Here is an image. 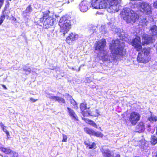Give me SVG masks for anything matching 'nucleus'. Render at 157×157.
Here are the masks:
<instances>
[{"label": "nucleus", "mask_w": 157, "mask_h": 157, "mask_svg": "<svg viewBox=\"0 0 157 157\" xmlns=\"http://www.w3.org/2000/svg\"><path fill=\"white\" fill-rule=\"evenodd\" d=\"M138 10L136 13L134 10H122L120 13L121 18L125 20L127 23L136 22L139 25L145 26L148 23L145 13L147 14L151 13V10Z\"/></svg>", "instance_id": "1"}, {"label": "nucleus", "mask_w": 157, "mask_h": 157, "mask_svg": "<svg viewBox=\"0 0 157 157\" xmlns=\"http://www.w3.org/2000/svg\"><path fill=\"white\" fill-rule=\"evenodd\" d=\"M108 0H92L90 4L85 0L82 1L79 5L80 10L106 8L107 6Z\"/></svg>", "instance_id": "2"}, {"label": "nucleus", "mask_w": 157, "mask_h": 157, "mask_svg": "<svg viewBox=\"0 0 157 157\" xmlns=\"http://www.w3.org/2000/svg\"><path fill=\"white\" fill-rule=\"evenodd\" d=\"M112 44L109 45L110 49L112 52L119 57L125 56L126 51L124 48V43L121 40L117 39L112 41Z\"/></svg>", "instance_id": "3"}, {"label": "nucleus", "mask_w": 157, "mask_h": 157, "mask_svg": "<svg viewBox=\"0 0 157 157\" xmlns=\"http://www.w3.org/2000/svg\"><path fill=\"white\" fill-rule=\"evenodd\" d=\"M106 41L105 39H102L98 41H96L94 44V48L95 52L97 53L102 54V58L105 60L108 59L107 52L105 51Z\"/></svg>", "instance_id": "4"}, {"label": "nucleus", "mask_w": 157, "mask_h": 157, "mask_svg": "<svg viewBox=\"0 0 157 157\" xmlns=\"http://www.w3.org/2000/svg\"><path fill=\"white\" fill-rule=\"evenodd\" d=\"M59 25L60 27V32L63 33V36L68 32L71 28V21L68 19L66 16H63L60 18Z\"/></svg>", "instance_id": "5"}, {"label": "nucleus", "mask_w": 157, "mask_h": 157, "mask_svg": "<svg viewBox=\"0 0 157 157\" xmlns=\"http://www.w3.org/2000/svg\"><path fill=\"white\" fill-rule=\"evenodd\" d=\"M129 5L131 8H129V10H132L136 7L140 9H142L143 10H151V6L148 3L144 2H139L136 4L130 3Z\"/></svg>", "instance_id": "6"}, {"label": "nucleus", "mask_w": 157, "mask_h": 157, "mask_svg": "<svg viewBox=\"0 0 157 157\" xmlns=\"http://www.w3.org/2000/svg\"><path fill=\"white\" fill-rule=\"evenodd\" d=\"M140 116L139 113L135 112L131 113L128 117V121L133 125L136 124L140 120Z\"/></svg>", "instance_id": "7"}, {"label": "nucleus", "mask_w": 157, "mask_h": 157, "mask_svg": "<svg viewBox=\"0 0 157 157\" xmlns=\"http://www.w3.org/2000/svg\"><path fill=\"white\" fill-rule=\"evenodd\" d=\"M131 44L136 49L137 51H140L142 48V43L140 38L138 36H136L131 43Z\"/></svg>", "instance_id": "8"}, {"label": "nucleus", "mask_w": 157, "mask_h": 157, "mask_svg": "<svg viewBox=\"0 0 157 157\" xmlns=\"http://www.w3.org/2000/svg\"><path fill=\"white\" fill-rule=\"evenodd\" d=\"M121 0H109V8L110 10H120L119 4Z\"/></svg>", "instance_id": "9"}, {"label": "nucleus", "mask_w": 157, "mask_h": 157, "mask_svg": "<svg viewBox=\"0 0 157 157\" xmlns=\"http://www.w3.org/2000/svg\"><path fill=\"white\" fill-rule=\"evenodd\" d=\"M50 17L44 19L43 23V27L45 29H48L52 25L54 24V21L52 15H49Z\"/></svg>", "instance_id": "10"}, {"label": "nucleus", "mask_w": 157, "mask_h": 157, "mask_svg": "<svg viewBox=\"0 0 157 157\" xmlns=\"http://www.w3.org/2000/svg\"><path fill=\"white\" fill-rule=\"evenodd\" d=\"M78 36V35L75 33H70L66 39V42L69 44L71 45L74 41L77 39Z\"/></svg>", "instance_id": "11"}, {"label": "nucleus", "mask_w": 157, "mask_h": 157, "mask_svg": "<svg viewBox=\"0 0 157 157\" xmlns=\"http://www.w3.org/2000/svg\"><path fill=\"white\" fill-rule=\"evenodd\" d=\"M137 60L139 63H146L147 62V58L143 54V52L138 53Z\"/></svg>", "instance_id": "12"}, {"label": "nucleus", "mask_w": 157, "mask_h": 157, "mask_svg": "<svg viewBox=\"0 0 157 157\" xmlns=\"http://www.w3.org/2000/svg\"><path fill=\"white\" fill-rule=\"evenodd\" d=\"M80 108L82 111V113L84 116L90 115V113L87 110H86V112L85 113V110L86 109V105L85 103H81L80 105Z\"/></svg>", "instance_id": "13"}, {"label": "nucleus", "mask_w": 157, "mask_h": 157, "mask_svg": "<svg viewBox=\"0 0 157 157\" xmlns=\"http://www.w3.org/2000/svg\"><path fill=\"white\" fill-rule=\"evenodd\" d=\"M152 42V37L148 35H144L143 37V43L144 44H148Z\"/></svg>", "instance_id": "14"}, {"label": "nucleus", "mask_w": 157, "mask_h": 157, "mask_svg": "<svg viewBox=\"0 0 157 157\" xmlns=\"http://www.w3.org/2000/svg\"><path fill=\"white\" fill-rule=\"evenodd\" d=\"M113 31H114L115 33H116L117 35L119 36V37L121 40H124L125 36H124V34L123 32H121V31L120 28H116L113 29Z\"/></svg>", "instance_id": "15"}, {"label": "nucleus", "mask_w": 157, "mask_h": 157, "mask_svg": "<svg viewBox=\"0 0 157 157\" xmlns=\"http://www.w3.org/2000/svg\"><path fill=\"white\" fill-rule=\"evenodd\" d=\"M67 109L69 116L74 119L78 121V117L74 111L69 107L67 108Z\"/></svg>", "instance_id": "16"}, {"label": "nucleus", "mask_w": 157, "mask_h": 157, "mask_svg": "<svg viewBox=\"0 0 157 157\" xmlns=\"http://www.w3.org/2000/svg\"><path fill=\"white\" fill-rule=\"evenodd\" d=\"M145 129L144 125L143 122H140L139 124L136 126V130L137 132H143Z\"/></svg>", "instance_id": "17"}, {"label": "nucleus", "mask_w": 157, "mask_h": 157, "mask_svg": "<svg viewBox=\"0 0 157 157\" xmlns=\"http://www.w3.org/2000/svg\"><path fill=\"white\" fill-rule=\"evenodd\" d=\"M43 18H41L40 19V21L43 22V20L47 18L48 17H50V16L49 15H52V17L53 16V14L52 12V13H51L49 11V10H46L43 13Z\"/></svg>", "instance_id": "18"}, {"label": "nucleus", "mask_w": 157, "mask_h": 157, "mask_svg": "<svg viewBox=\"0 0 157 157\" xmlns=\"http://www.w3.org/2000/svg\"><path fill=\"white\" fill-rule=\"evenodd\" d=\"M149 33L152 36L157 34V26L155 25L151 26L149 31Z\"/></svg>", "instance_id": "19"}, {"label": "nucleus", "mask_w": 157, "mask_h": 157, "mask_svg": "<svg viewBox=\"0 0 157 157\" xmlns=\"http://www.w3.org/2000/svg\"><path fill=\"white\" fill-rule=\"evenodd\" d=\"M54 101H57L61 104L65 103V101L64 99L59 96H56V97H55Z\"/></svg>", "instance_id": "20"}, {"label": "nucleus", "mask_w": 157, "mask_h": 157, "mask_svg": "<svg viewBox=\"0 0 157 157\" xmlns=\"http://www.w3.org/2000/svg\"><path fill=\"white\" fill-rule=\"evenodd\" d=\"M28 64H27L26 65L24 66L23 67V70L24 71L26 72L25 74L26 75L30 74L31 71V69L29 67L27 66Z\"/></svg>", "instance_id": "21"}, {"label": "nucleus", "mask_w": 157, "mask_h": 157, "mask_svg": "<svg viewBox=\"0 0 157 157\" xmlns=\"http://www.w3.org/2000/svg\"><path fill=\"white\" fill-rule=\"evenodd\" d=\"M97 29V27L93 25H90L89 27V31L90 33H94Z\"/></svg>", "instance_id": "22"}, {"label": "nucleus", "mask_w": 157, "mask_h": 157, "mask_svg": "<svg viewBox=\"0 0 157 157\" xmlns=\"http://www.w3.org/2000/svg\"><path fill=\"white\" fill-rule=\"evenodd\" d=\"M120 155L118 153H114L113 152L109 151V157H120Z\"/></svg>", "instance_id": "23"}, {"label": "nucleus", "mask_w": 157, "mask_h": 157, "mask_svg": "<svg viewBox=\"0 0 157 157\" xmlns=\"http://www.w3.org/2000/svg\"><path fill=\"white\" fill-rule=\"evenodd\" d=\"M85 144L88 146L90 149H92L93 148H95L96 146V144L94 143H87L86 142L85 143Z\"/></svg>", "instance_id": "24"}, {"label": "nucleus", "mask_w": 157, "mask_h": 157, "mask_svg": "<svg viewBox=\"0 0 157 157\" xmlns=\"http://www.w3.org/2000/svg\"><path fill=\"white\" fill-rule=\"evenodd\" d=\"M2 151L6 154H10L12 151L10 149L8 148L2 147L1 148Z\"/></svg>", "instance_id": "25"}, {"label": "nucleus", "mask_w": 157, "mask_h": 157, "mask_svg": "<svg viewBox=\"0 0 157 157\" xmlns=\"http://www.w3.org/2000/svg\"><path fill=\"white\" fill-rule=\"evenodd\" d=\"M84 131L90 135H93L94 131L92 129L89 128L87 127L85 128H84Z\"/></svg>", "instance_id": "26"}, {"label": "nucleus", "mask_w": 157, "mask_h": 157, "mask_svg": "<svg viewBox=\"0 0 157 157\" xmlns=\"http://www.w3.org/2000/svg\"><path fill=\"white\" fill-rule=\"evenodd\" d=\"M151 142L153 145H155L157 143V138L155 136H151Z\"/></svg>", "instance_id": "27"}, {"label": "nucleus", "mask_w": 157, "mask_h": 157, "mask_svg": "<svg viewBox=\"0 0 157 157\" xmlns=\"http://www.w3.org/2000/svg\"><path fill=\"white\" fill-rule=\"evenodd\" d=\"M4 12H5V10H4L3 11V12L2 13L1 16L0 17V25H1L2 24V23L3 21H4V19H5V17L8 16L6 14V15H5V13Z\"/></svg>", "instance_id": "28"}, {"label": "nucleus", "mask_w": 157, "mask_h": 157, "mask_svg": "<svg viewBox=\"0 0 157 157\" xmlns=\"http://www.w3.org/2000/svg\"><path fill=\"white\" fill-rule=\"evenodd\" d=\"M148 120L151 122H153L154 121H155L157 123V117L154 116L152 115L148 118Z\"/></svg>", "instance_id": "29"}, {"label": "nucleus", "mask_w": 157, "mask_h": 157, "mask_svg": "<svg viewBox=\"0 0 157 157\" xmlns=\"http://www.w3.org/2000/svg\"><path fill=\"white\" fill-rule=\"evenodd\" d=\"M71 103L73 105L75 108H78L77 103L73 98L71 100Z\"/></svg>", "instance_id": "30"}, {"label": "nucleus", "mask_w": 157, "mask_h": 157, "mask_svg": "<svg viewBox=\"0 0 157 157\" xmlns=\"http://www.w3.org/2000/svg\"><path fill=\"white\" fill-rule=\"evenodd\" d=\"M101 151L104 157H108V150L105 149L104 148H102Z\"/></svg>", "instance_id": "31"}, {"label": "nucleus", "mask_w": 157, "mask_h": 157, "mask_svg": "<svg viewBox=\"0 0 157 157\" xmlns=\"http://www.w3.org/2000/svg\"><path fill=\"white\" fill-rule=\"evenodd\" d=\"M93 135L98 137H102L103 136L102 134L100 132H95L94 131Z\"/></svg>", "instance_id": "32"}, {"label": "nucleus", "mask_w": 157, "mask_h": 157, "mask_svg": "<svg viewBox=\"0 0 157 157\" xmlns=\"http://www.w3.org/2000/svg\"><path fill=\"white\" fill-rule=\"evenodd\" d=\"M46 96L47 97L53 100H54L55 97H56V96H54L52 94L49 93H47L46 94Z\"/></svg>", "instance_id": "33"}, {"label": "nucleus", "mask_w": 157, "mask_h": 157, "mask_svg": "<svg viewBox=\"0 0 157 157\" xmlns=\"http://www.w3.org/2000/svg\"><path fill=\"white\" fill-rule=\"evenodd\" d=\"M18 155V154L17 153L12 151L10 154V156L11 157H17Z\"/></svg>", "instance_id": "34"}, {"label": "nucleus", "mask_w": 157, "mask_h": 157, "mask_svg": "<svg viewBox=\"0 0 157 157\" xmlns=\"http://www.w3.org/2000/svg\"><path fill=\"white\" fill-rule=\"evenodd\" d=\"M2 129L3 131L6 134L7 138H9L10 136L9 132L7 130L6 128H3Z\"/></svg>", "instance_id": "35"}, {"label": "nucleus", "mask_w": 157, "mask_h": 157, "mask_svg": "<svg viewBox=\"0 0 157 157\" xmlns=\"http://www.w3.org/2000/svg\"><path fill=\"white\" fill-rule=\"evenodd\" d=\"M144 53H143V54L144 55V56H146V57L147 58V56L149 53V51L147 49H144Z\"/></svg>", "instance_id": "36"}, {"label": "nucleus", "mask_w": 157, "mask_h": 157, "mask_svg": "<svg viewBox=\"0 0 157 157\" xmlns=\"http://www.w3.org/2000/svg\"><path fill=\"white\" fill-rule=\"evenodd\" d=\"M62 135L63 138L62 141L63 142H66L67 139V136L66 135H64L63 134Z\"/></svg>", "instance_id": "37"}, {"label": "nucleus", "mask_w": 157, "mask_h": 157, "mask_svg": "<svg viewBox=\"0 0 157 157\" xmlns=\"http://www.w3.org/2000/svg\"><path fill=\"white\" fill-rule=\"evenodd\" d=\"M139 145L141 146L144 145L145 144L144 140H141L139 141Z\"/></svg>", "instance_id": "38"}, {"label": "nucleus", "mask_w": 157, "mask_h": 157, "mask_svg": "<svg viewBox=\"0 0 157 157\" xmlns=\"http://www.w3.org/2000/svg\"><path fill=\"white\" fill-rule=\"evenodd\" d=\"M153 6L155 8L157 9V0L153 3Z\"/></svg>", "instance_id": "39"}, {"label": "nucleus", "mask_w": 157, "mask_h": 157, "mask_svg": "<svg viewBox=\"0 0 157 157\" xmlns=\"http://www.w3.org/2000/svg\"><path fill=\"white\" fill-rule=\"evenodd\" d=\"M4 0H0V9L3 4Z\"/></svg>", "instance_id": "40"}, {"label": "nucleus", "mask_w": 157, "mask_h": 157, "mask_svg": "<svg viewBox=\"0 0 157 157\" xmlns=\"http://www.w3.org/2000/svg\"><path fill=\"white\" fill-rule=\"evenodd\" d=\"M91 122H92V126L93 127L97 128L98 126H97V125H96V124L94 122L92 121H91Z\"/></svg>", "instance_id": "41"}, {"label": "nucleus", "mask_w": 157, "mask_h": 157, "mask_svg": "<svg viewBox=\"0 0 157 157\" xmlns=\"http://www.w3.org/2000/svg\"><path fill=\"white\" fill-rule=\"evenodd\" d=\"M0 126L1 128L3 129V128H6V126H4V124H3V123L2 122H1L0 123Z\"/></svg>", "instance_id": "42"}, {"label": "nucleus", "mask_w": 157, "mask_h": 157, "mask_svg": "<svg viewBox=\"0 0 157 157\" xmlns=\"http://www.w3.org/2000/svg\"><path fill=\"white\" fill-rule=\"evenodd\" d=\"M96 113H97V114L95 115V116H98L99 115H100V114L99 113V111L98 110H96Z\"/></svg>", "instance_id": "43"}, {"label": "nucleus", "mask_w": 157, "mask_h": 157, "mask_svg": "<svg viewBox=\"0 0 157 157\" xmlns=\"http://www.w3.org/2000/svg\"><path fill=\"white\" fill-rule=\"evenodd\" d=\"M30 100L33 102H35L36 101H37V99L35 100L33 98H30Z\"/></svg>", "instance_id": "44"}, {"label": "nucleus", "mask_w": 157, "mask_h": 157, "mask_svg": "<svg viewBox=\"0 0 157 157\" xmlns=\"http://www.w3.org/2000/svg\"><path fill=\"white\" fill-rule=\"evenodd\" d=\"M31 6L29 5L26 8V10H30L31 9Z\"/></svg>", "instance_id": "45"}, {"label": "nucleus", "mask_w": 157, "mask_h": 157, "mask_svg": "<svg viewBox=\"0 0 157 157\" xmlns=\"http://www.w3.org/2000/svg\"><path fill=\"white\" fill-rule=\"evenodd\" d=\"M11 19L14 21H16V18L12 16V17L11 18Z\"/></svg>", "instance_id": "46"}, {"label": "nucleus", "mask_w": 157, "mask_h": 157, "mask_svg": "<svg viewBox=\"0 0 157 157\" xmlns=\"http://www.w3.org/2000/svg\"><path fill=\"white\" fill-rule=\"evenodd\" d=\"M69 68L73 71L77 70L75 68H74L72 67H69Z\"/></svg>", "instance_id": "47"}, {"label": "nucleus", "mask_w": 157, "mask_h": 157, "mask_svg": "<svg viewBox=\"0 0 157 157\" xmlns=\"http://www.w3.org/2000/svg\"><path fill=\"white\" fill-rule=\"evenodd\" d=\"M103 13H102V12H97V13H96V14H103Z\"/></svg>", "instance_id": "48"}, {"label": "nucleus", "mask_w": 157, "mask_h": 157, "mask_svg": "<svg viewBox=\"0 0 157 157\" xmlns=\"http://www.w3.org/2000/svg\"><path fill=\"white\" fill-rule=\"evenodd\" d=\"M2 86H3V87L5 88V89H7V88H6V86H5V85H3Z\"/></svg>", "instance_id": "49"}, {"label": "nucleus", "mask_w": 157, "mask_h": 157, "mask_svg": "<svg viewBox=\"0 0 157 157\" xmlns=\"http://www.w3.org/2000/svg\"><path fill=\"white\" fill-rule=\"evenodd\" d=\"M23 16H24V17H25L26 16V15H25V14L24 13H23Z\"/></svg>", "instance_id": "50"}, {"label": "nucleus", "mask_w": 157, "mask_h": 157, "mask_svg": "<svg viewBox=\"0 0 157 157\" xmlns=\"http://www.w3.org/2000/svg\"><path fill=\"white\" fill-rule=\"evenodd\" d=\"M155 157H157V151L156 153Z\"/></svg>", "instance_id": "51"}, {"label": "nucleus", "mask_w": 157, "mask_h": 157, "mask_svg": "<svg viewBox=\"0 0 157 157\" xmlns=\"http://www.w3.org/2000/svg\"><path fill=\"white\" fill-rule=\"evenodd\" d=\"M80 67H79L78 70V71H79L80 70Z\"/></svg>", "instance_id": "52"}, {"label": "nucleus", "mask_w": 157, "mask_h": 157, "mask_svg": "<svg viewBox=\"0 0 157 157\" xmlns=\"http://www.w3.org/2000/svg\"><path fill=\"white\" fill-rule=\"evenodd\" d=\"M125 9H124V8H123V9H122V10H125Z\"/></svg>", "instance_id": "53"}, {"label": "nucleus", "mask_w": 157, "mask_h": 157, "mask_svg": "<svg viewBox=\"0 0 157 157\" xmlns=\"http://www.w3.org/2000/svg\"><path fill=\"white\" fill-rule=\"evenodd\" d=\"M148 127H150V125H148Z\"/></svg>", "instance_id": "54"}, {"label": "nucleus", "mask_w": 157, "mask_h": 157, "mask_svg": "<svg viewBox=\"0 0 157 157\" xmlns=\"http://www.w3.org/2000/svg\"><path fill=\"white\" fill-rule=\"evenodd\" d=\"M4 157H8V156H4Z\"/></svg>", "instance_id": "55"}, {"label": "nucleus", "mask_w": 157, "mask_h": 157, "mask_svg": "<svg viewBox=\"0 0 157 157\" xmlns=\"http://www.w3.org/2000/svg\"><path fill=\"white\" fill-rule=\"evenodd\" d=\"M82 12H86V11H82Z\"/></svg>", "instance_id": "56"}, {"label": "nucleus", "mask_w": 157, "mask_h": 157, "mask_svg": "<svg viewBox=\"0 0 157 157\" xmlns=\"http://www.w3.org/2000/svg\"><path fill=\"white\" fill-rule=\"evenodd\" d=\"M119 10H117V12Z\"/></svg>", "instance_id": "57"}, {"label": "nucleus", "mask_w": 157, "mask_h": 157, "mask_svg": "<svg viewBox=\"0 0 157 157\" xmlns=\"http://www.w3.org/2000/svg\"><path fill=\"white\" fill-rule=\"evenodd\" d=\"M10 0V1H11L12 0Z\"/></svg>", "instance_id": "58"}, {"label": "nucleus", "mask_w": 157, "mask_h": 157, "mask_svg": "<svg viewBox=\"0 0 157 157\" xmlns=\"http://www.w3.org/2000/svg\"><path fill=\"white\" fill-rule=\"evenodd\" d=\"M0 155L1 156V155L0 154Z\"/></svg>", "instance_id": "59"}]
</instances>
